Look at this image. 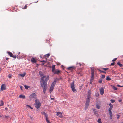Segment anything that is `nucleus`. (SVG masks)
Here are the masks:
<instances>
[{
    "instance_id": "obj_1",
    "label": "nucleus",
    "mask_w": 123,
    "mask_h": 123,
    "mask_svg": "<svg viewBox=\"0 0 123 123\" xmlns=\"http://www.w3.org/2000/svg\"><path fill=\"white\" fill-rule=\"evenodd\" d=\"M49 77H41L40 80L41 87L43 88V92L44 94L47 88V82L49 79Z\"/></svg>"
},
{
    "instance_id": "obj_2",
    "label": "nucleus",
    "mask_w": 123,
    "mask_h": 123,
    "mask_svg": "<svg viewBox=\"0 0 123 123\" xmlns=\"http://www.w3.org/2000/svg\"><path fill=\"white\" fill-rule=\"evenodd\" d=\"M35 107L37 109L39 108L41 106V103L39 102L38 100L36 99L34 104Z\"/></svg>"
},
{
    "instance_id": "obj_3",
    "label": "nucleus",
    "mask_w": 123,
    "mask_h": 123,
    "mask_svg": "<svg viewBox=\"0 0 123 123\" xmlns=\"http://www.w3.org/2000/svg\"><path fill=\"white\" fill-rule=\"evenodd\" d=\"M91 77H94V76H97L96 75V70L94 69V67H92L91 68Z\"/></svg>"
},
{
    "instance_id": "obj_4",
    "label": "nucleus",
    "mask_w": 123,
    "mask_h": 123,
    "mask_svg": "<svg viewBox=\"0 0 123 123\" xmlns=\"http://www.w3.org/2000/svg\"><path fill=\"white\" fill-rule=\"evenodd\" d=\"M74 80L71 84V87L72 89L73 92H74L76 91L74 87Z\"/></svg>"
},
{
    "instance_id": "obj_5",
    "label": "nucleus",
    "mask_w": 123,
    "mask_h": 123,
    "mask_svg": "<svg viewBox=\"0 0 123 123\" xmlns=\"http://www.w3.org/2000/svg\"><path fill=\"white\" fill-rule=\"evenodd\" d=\"M30 100H31L32 99L36 98V95L35 93H32L29 96Z\"/></svg>"
},
{
    "instance_id": "obj_6",
    "label": "nucleus",
    "mask_w": 123,
    "mask_h": 123,
    "mask_svg": "<svg viewBox=\"0 0 123 123\" xmlns=\"http://www.w3.org/2000/svg\"><path fill=\"white\" fill-rule=\"evenodd\" d=\"M61 71H60L59 70L56 69L54 71V72H53V73L54 74H59L61 73Z\"/></svg>"
},
{
    "instance_id": "obj_7",
    "label": "nucleus",
    "mask_w": 123,
    "mask_h": 123,
    "mask_svg": "<svg viewBox=\"0 0 123 123\" xmlns=\"http://www.w3.org/2000/svg\"><path fill=\"white\" fill-rule=\"evenodd\" d=\"M6 86L4 84H3L1 86V89L2 90H5L6 89Z\"/></svg>"
},
{
    "instance_id": "obj_8",
    "label": "nucleus",
    "mask_w": 123,
    "mask_h": 123,
    "mask_svg": "<svg viewBox=\"0 0 123 123\" xmlns=\"http://www.w3.org/2000/svg\"><path fill=\"white\" fill-rule=\"evenodd\" d=\"M91 90H89L88 92L87 98L90 99L91 98Z\"/></svg>"
},
{
    "instance_id": "obj_9",
    "label": "nucleus",
    "mask_w": 123,
    "mask_h": 123,
    "mask_svg": "<svg viewBox=\"0 0 123 123\" xmlns=\"http://www.w3.org/2000/svg\"><path fill=\"white\" fill-rule=\"evenodd\" d=\"M57 81V79H55L54 81L52 83V84L51 85V86H55V85L56 84Z\"/></svg>"
},
{
    "instance_id": "obj_10",
    "label": "nucleus",
    "mask_w": 123,
    "mask_h": 123,
    "mask_svg": "<svg viewBox=\"0 0 123 123\" xmlns=\"http://www.w3.org/2000/svg\"><path fill=\"white\" fill-rule=\"evenodd\" d=\"M100 93L101 95H102L104 93V89L103 87L100 89Z\"/></svg>"
},
{
    "instance_id": "obj_11",
    "label": "nucleus",
    "mask_w": 123,
    "mask_h": 123,
    "mask_svg": "<svg viewBox=\"0 0 123 123\" xmlns=\"http://www.w3.org/2000/svg\"><path fill=\"white\" fill-rule=\"evenodd\" d=\"M93 111L94 113V114L97 116H98V113L97 112L98 111H96V110L93 109Z\"/></svg>"
},
{
    "instance_id": "obj_12",
    "label": "nucleus",
    "mask_w": 123,
    "mask_h": 123,
    "mask_svg": "<svg viewBox=\"0 0 123 123\" xmlns=\"http://www.w3.org/2000/svg\"><path fill=\"white\" fill-rule=\"evenodd\" d=\"M7 53L11 57H12L14 58H15V56H13V54L12 53L10 52H7Z\"/></svg>"
},
{
    "instance_id": "obj_13",
    "label": "nucleus",
    "mask_w": 123,
    "mask_h": 123,
    "mask_svg": "<svg viewBox=\"0 0 123 123\" xmlns=\"http://www.w3.org/2000/svg\"><path fill=\"white\" fill-rule=\"evenodd\" d=\"M90 100V99L87 98L85 104L89 105Z\"/></svg>"
},
{
    "instance_id": "obj_14",
    "label": "nucleus",
    "mask_w": 123,
    "mask_h": 123,
    "mask_svg": "<svg viewBox=\"0 0 123 123\" xmlns=\"http://www.w3.org/2000/svg\"><path fill=\"white\" fill-rule=\"evenodd\" d=\"M109 105L110 106V107L108 111H111L112 109L113 108V105L111 103H109Z\"/></svg>"
},
{
    "instance_id": "obj_15",
    "label": "nucleus",
    "mask_w": 123,
    "mask_h": 123,
    "mask_svg": "<svg viewBox=\"0 0 123 123\" xmlns=\"http://www.w3.org/2000/svg\"><path fill=\"white\" fill-rule=\"evenodd\" d=\"M68 70H72L73 69H75V67H68Z\"/></svg>"
},
{
    "instance_id": "obj_16",
    "label": "nucleus",
    "mask_w": 123,
    "mask_h": 123,
    "mask_svg": "<svg viewBox=\"0 0 123 123\" xmlns=\"http://www.w3.org/2000/svg\"><path fill=\"white\" fill-rule=\"evenodd\" d=\"M31 61L33 63H36L37 62V61L34 58H32L31 59Z\"/></svg>"
},
{
    "instance_id": "obj_17",
    "label": "nucleus",
    "mask_w": 123,
    "mask_h": 123,
    "mask_svg": "<svg viewBox=\"0 0 123 123\" xmlns=\"http://www.w3.org/2000/svg\"><path fill=\"white\" fill-rule=\"evenodd\" d=\"M41 113L43 114V115L45 116V117L46 118H47L48 117V115L45 113V112H41Z\"/></svg>"
},
{
    "instance_id": "obj_18",
    "label": "nucleus",
    "mask_w": 123,
    "mask_h": 123,
    "mask_svg": "<svg viewBox=\"0 0 123 123\" xmlns=\"http://www.w3.org/2000/svg\"><path fill=\"white\" fill-rule=\"evenodd\" d=\"M54 87V86H51V87H50V89H49V91H50V93H51V92H52Z\"/></svg>"
},
{
    "instance_id": "obj_19",
    "label": "nucleus",
    "mask_w": 123,
    "mask_h": 123,
    "mask_svg": "<svg viewBox=\"0 0 123 123\" xmlns=\"http://www.w3.org/2000/svg\"><path fill=\"white\" fill-rule=\"evenodd\" d=\"M55 65H54L52 66V72H54V71L55 70Z\"/></svg>"
},
{
    "instance_id": "obj_20",
    "label": "nucleus",
    "mask_w": 123,
    "mask_h": 123,
    "mask_svg": "<svg viewBox=\"0 0 123 123\" xmlns=\"http://www.w3.org/2000/svg\"><path fill=\"white\" fill-rule=\"evenodd\" d=\"M19 97L21 98L24 99L25 98V96L24 95H20L19 96Z\"/></svg>"
},
{
    "instance_id": "obj_21",
    "label": "nucleus",
    "mask_w": 123,
    "mask_h": 123,
    "mask_svg": "<svg viewBox=\"0 0 123 123\" xmlns=\"http://www.w3.org/2000/svg\"><path fill=\"white\" fill-rule=\"evenodd\" d=\"M94 79V77H91L90 80V84H91Z\"/></svg>"
},
{
    "instance_id": "obj_22",
    "label": "nucleus",
    "mask_w": 123,
    "mask_h": 123,
    "mask_svg": "<svg viewBox=\"0 0 123 123\" xmlns=\"http://www.w3.org/2000/svg\"><path fill=\"white\" fill-rule=\"evenodd\" d=\"M89 105L85 104V109L86 110L88 108Z\"/></svg>"
},
{
    "instance_id": "obj_23",
    "label": "nucleus",
    "mask_w": 123,
    "mask_h": 123,
    "mask_svg": "<svg viewBox=\"0 0 123 123\" xmlns=\"http://www.w3.org/2000/svg\"><path fill=\"white\" fill-rule=\"evenodd\" d=\"M25 74L26 73L25 72H24L23 74H20V75L22 77H24L25 76Z\"/></svg>"
},
{
    "instance_id": "obj_24",
    "label": "nucleus",
    "mask_w": 123,
    "mask_h": 123,
    "mask_svg": "<svg viewBox=\"0 0 123 123\" xmlns=\"http://www.w3.org/2000/svg\"><path fill=\"white\" fill-rule=\"evenodd\" d=\"M39 73L40 76H43V73L41 71H39Z\"/></svg>"
},
{
    "instance_id": "obj_25",
    "label": "nucleus",
    "mask_w": 123,
    "mask_h": 123,
    "mask_svg": "<svg viewBox=\"0 0 123 123\" xmlns=\"http://www.w3.org/2000/svg\"><path fill=\"white\" fill-rule=\"evenodd\" d=\"M117 64L120 67H121L123 66V65L121 64L120 62H117Z\"/></svg>"
},
{
    "instance_id": "obj_26",
    "label": "nucleus",
    "mask_w": 123,
    "mask_h": 123,
    "mask_svg": "<svg viewBox=\"0 0 123 123\" xmlns=\"http://www.w3.org/2000/svg\"><path fill=\"white\" fill-rule=\"evenodd\" d=\"M97 122L99 123H102L101 121V119L100 118H99L98 119Z\"/></svg>"
},
{
    "instance_id": "obj_27",
    "label": "nucleus",
    "mask_w": 123,
    "mask_h": 123,
    "mask_svg": "<svg viewBox=\"0 0 123 123\" xmlns=\"http://www.w3.org/2000/svg\"><path fill=\"white\" fill-rule=\"evenodd\" d=\"M41 62H42L43 65H44L45 63H46V61L44 60H43L41 61Z\"/></svg>"
},
{
    "instance_id": "obj_28",
    "label": "nucleus",
    "mask_w": 123,
    "mask_h": 123,
    "mask_svg": "<svg viewBox=\"0 0 123 123\" xmlns=\"http://www.w3.org/2000/svg\"><path fill=\"white\" fill-rule=\"evenodd\" d=\"M110 116L112 115V114L111 111H108Z\"/></svg>"
},
{
    "instance_id": "obj_29",
    "label": "nucleus",
    "mask_w": 123,
    "mask_h": 123,
    "mask_svg": "<svg viewBox=\"0 0 123 123\" xmlns=\"http://www.w3.org/2000/svg\"><path fill=\"white\" fill-rule=\"evenodd\" d=\"M48 117L46 118V120L47 123H51L48 120Z\"/></svg>"
},
{
    "instance_id": "obj_30",
    "label": "nucleus",
    "mask_w": 123,
    "mask_h": 123,
    "mask_svg": "<svg viewBox=\"0 0 123 123\" xmlns=\"http://www.w3.org/2000/svg\"><path fill=\"white\" fill-rule=\"evenodd\" d=\"M112 88L113 89L115 90H117V88L115 87L114 86H113L112 87Z\"/></svg>"
},
{
    "instance_id": "obj_31",
    "label": "nucleus",
    "mask_w": 123,
    "mask_h": 123,
    "mask_svg": "<svg viewBox=\"0 0 123 123\" xmlns=\"http://www.w3.org/2000/svg\"><path fill=\"white\" fill-rule=\"evenodd\" d=\"M1 103L0 104V105L1 106L3 105H4V103L3 101L2 100H1Z\"/></svg>"
},
{
    "instance_id": "obj_32",
    "label": "nucleus",
    "mask_w": 123,
    "mask_h": 123,
    "mask_svg": "<svg viewBox=\"0 0 123 123\" xmlns=\"http://www.w3.org/2000/svg\"><path fill=\"white\" fill-rule=\"evenodd\" d=\"M78 74L79 76H82V74L80 72H79L78 73Z\"/></svg>"
},
{
    "instance_id": "obj_33",
    "label": "nucleus",
    "mask_w": 123,
    "mask_h": 123,
    "mask_svg": "<svg viewBox=\"0 0 123 123\" xmlns=\"http://www.w3.org/2000/svg\"><path fill=\"white\" fill-rule=\"evenodd\" d=\"M24 87L26 89H28L29 87L27 85H25L24 86Z\"/></svg>"
},
{
    "instance_id": "obj_34",
    "label": "nucleus",
    "mask_w": 123,
    "mask_h": 123,
    "mask_svg": "<svg viewBox=\"0 0 123 123\" xmlns=\"http://www.w3.org/2000/svg\"><path fill=\"white\" fill-rule=\"evenodd\" d=\"M96 107L98 109H99L100 108V106L98 105H96Z\"/></svg>"
},
{
    "instance_id": "obj_35",
    "label": "nucleus",
    "mask_w": 123,
    "mask_h": 123,
    "mask_svg": "<svg viewBox=\"0 0 123 123\" xmlns=\"http://www.w3.org/2000/svg\"><path fill=\"white\" fill-rule=\"evenodd\" d=\"M106 80L107 81H109L110 80H111V79L110 78V77H106Z\"/></svg>"
},
{
    "instance_id": "obj_36",
    "label": "nucleus",
    "mask_w": 123,
    "mask_h": 123,
    "mask_svg": "<svg viewBox=\"0 0 123 123\" xmlns=\"http://www.w3.org/2000/svg\"><path fill=\"white\" fill-rule=\"evenodd\" d=\"M26 106L27 107H29L31 109H32L33 108L32 107H31L29 105H26Z\"/></svg>"
},
{
    "instance_id": "obj_37",
    "label": "nucleus",
    "mask_w": 123,
    "mask_h": 123,
    "mask_svg": "<svg viewBox=\"0 0 123 123\" xmlns=\"http://www.w3.org/2000/svg\"><path fill=\"white\" fill-rule=\"evenodd\" d=\"M50 54H47L45 56H47V57H48L50 56Z\"/></svg>"
},
{
    "instance_id": "obj_38",
    "label": "nucleus",
    "mask_w": 123,
    "mask_h": 123,
    "mask_svg": "<svg viewBox=\"0 0 123 123\" xmlns=\"http://www.w3.org/2000/svg\"><path fill=\"white\" fill-rule=\"evenodd\" d=\"M98 70L100 72H101V73H105V72L104 71H102L101 70L99 69V70Z\"/></svg>"
},
{
    "instance_id": "obj_39",
    "label": "nucleus",
    "mask_w": 123,
    "mask_h": 123,
    "mask_svg": "<svg viewBox=\"0 0 123 123\" xmlns=\"http://www.w3.org/2000/svg\"><path fill=\"white\" fill-rule=\"evenodd\" d=\"M56 79H57V80H62V77H60V78H56Z\"/></svg>"
},
{
    "instance_id": "obj_40",
    "label": "nucleus",
    "mask_w": 123,
    "mask_h": 123,
    "mask_svg": "<svg viewBox=\"0 0 123 123\" xmlns=\"http://www.w3.org/2000/svg\"><path fill=\"white\" fill-rule=\"evenodd\" d=\"M102 79H100L98 81V82L100 83H101L102 82Z\"/></svg>"
},
{
    "instance_id": "obj_41",
    "label": "nucleus",
    "mask_w": 123,
    "mask_h": 123,
    "mask_svg": "<svg viewBox=\"0 0 123 123\" xmlns=\"http://www.w3.org/2000/svg\"><path fill=\"white\" fill-rule=\"evenodd\" d=\"M110 101L112 103H113L115 102V100L112 99H111Z\"/></svg>"
},
{
    "instance_id": "obj_42",
    "label": "nucleus",
    "mask_w": 123,
    "mask_h": 123,
    "mask_svg": "<svg viewBox=\"0 0 123 123\" xmlns=\"http://www.w3.org/2000/svg\"><path fill=\"white\" fill-rule=\"evenodd\" d=\"M102 69H103L104 71H106V70H108V68H102Z\"/></svg>"
},
{
    "instance_id": "obj_43",
    "label": "nucleus",
    "mask_w": 123,
    "mask_h": 123,
    "mask_svg": "<svg viewBox=\"0 0 123 123\" xmlns=\"http://www.w3.org/2000/svg\"><path fill=\"white\" fill-rule=\"evenodd\" d=\"M83 86V84H81V86H80V89H81L82 88V86Z\"/></svg>"
},
{
    "instance_id": "obj_44",
    "label": "nucleus",
    "mask_w": 123,
    "mask_h": 123,
    "mask_svg": "<svg viewBox=\"0 0 123 123\" xmlns=\"http://www.w3.org/2000/svg\"><path fill=\"white\" fill-rule=\"evenodd\" d=\"M27 5H25V7H24L23 9H26L27 8Z\"/></svg>"
},
{
    "instance_id": "obj_45",
    "label": "nucleus",
    "mask_w": 123,
    "mask_h": 123,
    "mask_svg": "<svg viewBox=\"0 0 123 123\" xmlns=\"http://www.w3.org/2000/svg\"><path fill=\"white\" fill-rule=\"evenodd\" d=\"M61 114V112H57V113L56 115L57 116H58L59 114Z\"/></svg>"
},
{
    "instance_id": "obj_46",
    "label": "nucleus",
    "mask_w": 123,
    "mask_h": 123,
    "mask_svg": "<svg viewBox=\"0 0 123 123\" xmlns=\"http://www.w3.org/2000/svg\"><path fill=\"white\" fill-rule=\"evenodd\" d=\"M117 118L118 119L120 117V115H119L118 114L117 115Z\"/></svg>"
},
{
    "instance_id": "obj_47",
    "label": "nucleus",
    "mask_w": 123,
    "mask_h": 123,
    "mask_svg": "<svg viewBox=\"0 0 123 123\" xmlns=\"http://www.w3.org/2000/svg\"><path fill=\"white\" fill-rule=\"evenodd\" d=\"M117 59V58H115L113 59L112 60V61L113 62L115 61Z\"/></svg>"
},
{
    "instance_id": "obj_48",
    "label": "nucleus",
    "mask_w": 123,
    "mask_h": 123,
    "mask_svg": "<svg viewBox=\"0 0 123 123\" xmlns=\"http://www.w3.org/2000/svg\"><path fill=\"white\" fill-rule=\"evenodd\" d=\"M117 86L119 87H123V86H121L119 85H117Z\"/></svg>"
},
{
    "instance_id": "obj_49",
    "label": "nucleus",
    "mask_w": 123,
    "mask_h": 123,
    "mask_svg": "<svg viewBox=\"0 0 123 123\" xmlns=\"http://www.w3.org/2000/svg\"><path fill=\"white\" fill-rule=\"evenodd\" d=\"M114 63H115L114 62H113V63H111V65H112H112H114Z\"/></svg>"
},
{
    "instance_id": "obj_50",
    "label": "nucleus",
    "mask_w": 123,
    "mask_h": 123,
    "mask_svg": "<svg viewBox=\"0 0 123 123\" xmlns=\"http://www.w3.org/2000/svg\"><path fill=\"white\" fill-rule=\"evenodd\" d=\"M110 118L111 119H112V115L110 116Z\"/></svg>"
},
{
    "instance_id": "obj_51",
    "label": "nucleus",
    "mask_w": 123,
    "mask_h": 123,
    "mask_svg": "<svg viewBox=\"0 0 123 123\" xmlns=\"http://www.w3.org/2000/svg\"><path fill=\"white\" fill-rule=\"evenodd\" d=\"M78 64L80 66H81V64L80 63H79Z\"/></svg>"
},
{
    "instance_id": "obj_52",
    "label": "nucleus",
    "mask_w": 123,
    "mask_h": 123,
    "mask_svg": "<svg viewBox=\"0 0 123 123\" xmlns=\"http://www.w3.org/2000/svg\"><path fill=\"white\" fill-rule=\"evenodd\" d=\"M22 88H23L22 86H21L20 87V88L22 90H23Z\"/></svg>"
},
{
    "instance_id": "obj_53",
    "label": "nucleus",
    "mask_w": 123,
    "mask_h": 123,
    "mask_svg": "<svg viewBox=\"0 0 123 123\" xmlns=\"http://www.w3.org/2000/svg\"><path fill=\"white\" fill-rule=\"evenodd\" d=\"M122 101V100L121 99H119L118 100V101L119 102H121Z\"/></svg>"
},
{
    "instance_id": "obj_54",
    "label": "nucleus",
    "mask_w": 123,
    "mask_h": 123,
    "mask_svg": "<svg viewBox=\"0 0 123 123\" xmlns=\"http://www.w3.org/2000/svg\"><path fill=\"white\" fill-rule=\"evenodd\" d=\"M9 116H5V118H7L8 117H9Z\"/></svg>"
},
{
    "instance_id": "obj_55",
    "label": "nucleus",
    "mask_w": 123,
    "mask_h": 123,
    "mask_svg": "<svg viewBox=\"0 0 123 123\" xmlns=\"http://www.w3.org/2000/svg\"><path fill=\"white\" fill-rule=\"evenodd\" d=\"M5 109L6 111H7L8 110V108L7 107H6L5 108Z\"/></svg>"
},
{
    "instance_id": "obj_56",
    "label": "nucleus",
    "mask_w": 123,
    "mask_h": 123,
    "mask_svg": "<svg viewBox=\"0 0 123 123\" xmlns=\"http://www.w3.org/2000/svg\"><path fill=\"white\" fill-rule=\"evenodd\" d=\"M102 77H105V75H102Z\"/></svg>"
},
{
    "instance_id": "obj_57",
    "label": "nucleus",
    "mask_w": 123,
    "mask_h": 123,
    "mask_svg": "<svg viewBox=\"0 0 123 123\" xmlns=\"http://www.w3.org/2000/svg\"><path fill=\"white\" fill-rule=\"evenodd\" d=\"M51 100H54V98H51Z\"/></svg>"
},
{
    "instance_id": "obj_58",
    "label": "nucleus",
    "mask_w": 123,
    "mask_h": 123,
    "mask_svg": "<svg viewBox=\"0 0 123 123\" xmlns=\"http://www.w3.org/2000/svg\"><path fill=\"white\" fill-rule=\"evenodd\" d=\"M18 57H19V58H20V57H19V56L18 57V55H17V57L18 58Z\"/></svg>"
},
{
    "instance_id": "obj_59",
    "label": "nucleus",
    "mask_w": 123,
    "mask_h": 123,
    "mask_svg": "<svg viewBox=\"0 0 123 123\" xmlns=\"http://www.w3.org/2000/svg\"><path fill=\"white\" fill-rule=\"evenodd\" d=\"M30 118H31V119H32V117H31V116H30Z\"/></svg>"
},
{
    "instance_id": "obj_60",
    "label": "nucleus",
    "mask_w": 123,
    "mask_h": 123,
    "mask_svg": "<svg viewBox=\"0 0 123 123\" xmlns=\"http://www.w3.org/2000/svg\"><path fill=\"white\" fill-rule=\"evenodd\" d=\"M1 70V68H0V71Z\"/></svg>"
},
{
    "instance_id": "obj_61",
    "label": "nucleus",
    "mask_w": 123,
    "mask_h": 123,
    "mask_svg": "<svg viewBox=\"0 0 123 123\" xmlns=\"http://www.w3.org/2000/svg\"><path fill=\"white\" fill-rule=\"evenodd\" d=\"M8 59H9V58H6V60H7Z\"/></svg>"
},
{
    "instance_id": "obj_62",
    "label": "nucleus",
    "mask_w": 123,
    "mask_h": 123,
    "mask_svg": "<svg viewBox=\"0 0 123 123\" xmlns=\"http://www.w3.org/2000/svg\"><path fill=\"white\" fill-rule=\"evenodd\" d=\"M102 78L104 79L105 78V77H102Z\"/></svg>"
},
{
    "instance_id": "obj_63",
    "label": "nucleus",
    "mask_w": 123,
    "mask_h": 123,
    "mask_svg": "<svg viewBox=\"0 0 123 123\" xmlns=\"http://www.w3.org/2000/svg\"><path fill=\"white\" fill-rule=\"evenodd\" d=\"M0 117H2V116L0 115Z\"/></svg>"
},
{
    "instance_id": "obj_64",
    "label": "nucleus",
    "mask_w": 123,
    "mask_h": 123,
    "mask_svg": "<svg viewBox=\"0 0 123 123\" xmlns=\"http://www.w3.org/2000/svg\"><path fill=\"white\" fill-rule=\"evenodd\" d=\"M9 77H11V76H9Z\"/></svg>"
}]
</instances>
